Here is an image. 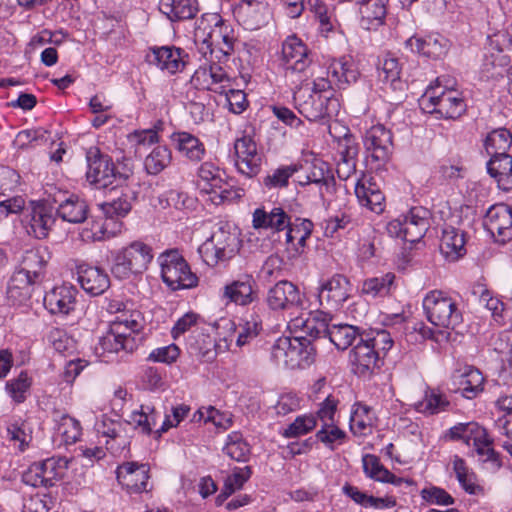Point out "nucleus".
Returning <instances> with one entry per match:
<instances>
[{
  "label": "nucleus",
  "instance_id": "nucleus-1",
  "mask_svg": "<svg viewBox=\"0 0 512 512\" xmlns=\"http://www.w3.org/2000/svg\"><path fill=\"white\" fill-rule=\"evenodd\" d=\"M323 72L318 70V73L311 77V89L301 86L294 92L293 99L298 112L309 121L331 117L339 108L332 81L324 77Z\"/></svg>",
  "mask_w": 512,
  "mask_h": 512
},
{
  "label": "nucleus",
  "instance_id": "nucleus-2",
  "mask_svg": "<svg viewBox=\"0 0 512 512\" xmlns=\"http://www.w3.org/2000/svg\"><path fill=\"white\" fill-rule=\"evenodd\" d=\"M195 37L201 42L199 51L205 58L209 54L211 60H228L237 43L234 28L217 13L202 16L196 28Z\"/></svg>",
  "mask_w": 512,
  "mask_h": 512
},
{
  "label": "nucleus",
  "instance_id": "nucleus-3",
  "mask_svg": "<svg viewBox=\"0 0 512 512\" xmlns=\"http://www.w3.org/2000/svg\"><path fill=\"white\" fill-rule=\"evenodd\" d=\"M111 192H114L115 197L99 204L106 217L105 221L103 223H93L91 235L85 236L83 234L85 240L102 241L121 232L123 223L117 219L125 217L131 211L135 193L127 186L120 187V189H111Z\"/></svg>",
  "mask_w": 512,
  "mask_h": 512
},
{
  "label": "nucleus",
  "instance_id": "nucleus-4",
  "mask_svg": "<svg viewBox=\"0 0 512 512\" xmlns=\"http://www.w3.org/2000/svg\"><path fill=\"white\" fill-rule=\"evenodd\" d=\"M419 102L424 112L439 119H457L467 108L462 93L443 85L440 78L426 88Z\"/></svg>",
  "mask_w": 512,
  "mask_h": 512
},
{
  "label": "nucleus",
  "instance_id": "nucleus-5",
  "mask_svg": "<svg viewBox=\"0 0 512 512\" xmlns=\"http://www.w3.org/2000/svg\"><path fill=\"white\" fill-rule=\"evenodd\" d=\"M240 249L236 228L226 221L214 224L212 233L198 248L202 260L211 267L233 258Z\"/></svg>",
  "mask_w": 512,
  "mask_h": 512
},
{
  "label": "nucleus",
  "instance_id": "nucleus-6",
  "mask_svg": "<svg viewBox=\"0 0 512 512\" xmlns=\"http://www.w3.org/2000/svg\"><path fill=\"white\" fill-rule=\"evenodd\" d=\"M316 349L305 336L280 337L272 346L271 358L285 368L303 369L315 360Z\"/></svg>",
  "mask_w": 512,
  "mask_h": 512
},
{
  "label": "nucleus",
  "instance_id": "nucleus-7",
  "mask_svg": "<svg viewBox=\"0 0 512 512\" xmlns=\"http://www.w3.org/2000/svg\"><path fill=\"white\" fill-rule=\"evenodd\" d=\"M422 307L427 320L435 327L454 330L463 322L459 303L445 291L431 290L426 293Z\"/></svg>",
  "mask_w": 512,
  "mask_h": 512
},
{
  "label": "nucleus",
  "instance_id": "nucleus-8",
  "mask_svg": "<svg viewBox=\"0 0 512 512\" xmlns=\"http://www.w3.org/2000/svg\"><path fill=\"white\" fill-rule=\"evenodd\" d=\"M451 440L464 442L473 446L479 459L489 463L496 470L502 466L499 454L493 448V439L487 430L476 422L458 423L448 431Z\"/></svg>",
  "mask_w": 512,
  "mask_h": 512
},
{
  "label": "nucleus",
  "instance_id": "nucleus-9",
  "mask_svg": "<svg viewBox=\"0 0 512 512\" xmlns=\"http://www.w3.org/2000/svg\"><path fill=\"white\" fill-rule=\"evenodd\" d=\"M153 259L152 248L142 242L133 241L112 254L111 273L119 280L142 274Z\"/></svg>",
  "mask_w": 512,
  "mask_h": 512
},
{
  "label": "nucleus",
  "instance_id": "nucleus-10",
  "mask_svg": "<svg viewBox=\"0 0 512 512\" xmlns=\"http://www.w3.org/2000/svg\"><path fill=\"white\" fill-rule=\"evenodd\" d=\"M88 169L86 172L87 181L97 189L112 190L121 186L131 175L130 168H123L119 171L107 155L100 154L97 148H90L86 155Z\"/></svg>",
  "mask_w": 512,
  "mask_h": 512
},
{
  "label": "nucleus",
  "instance_id": "nucleus-11",
  "mask_svg": "<svg viewBox=\"0 0 512 512\" xmlns=\"http://www.w3.org/2000/svg\"><path fill=\"white\" fill-rule=\"evenodd\" d=\"M281 55L282 66L286 77L300 74L307 80L309 77L315 76L318 70H323L319 64L312 61L309 49L302 40L295 35L288 36L284 40Z\"/></svg>",
  "mask_w": 512,
  "mask_h": 512
},
{
  "label": "nucleus",
  "instance_id": "nucleus-12",
  "mask_svg": "<svg viewBox=\"0 0 512 512\" xmlns=\"http://www.w3.org/2000/svg\"><path fill=\"white\" fill-rule=\"evenodd\" d=\"M163 282L172 290L190 289L198 284L187 261L177 250H170L158 257Z\"/></svg>",
  "mask_w": 512,
  "mask_h": 512
},
{
  "label": "nucleus",
  "instance_id": "nucleus-13",
  "mask_svg": "<svg viewBox=\"0 0 512 512\" xmlns=\"http://www.w3.org/2000/svg\"><path fill=\"white\" fill-rule=\"evenodd\" d=\"M224 172L212 162H204L198 169V187L201 192L210 194V200L215 204L231 202L240 197L224 179Z\"/></svg>",
  "mask_w": 512,
  "mask_h": 512
},
{
  "label": "nucleus",
  "instance_id": "nucleus-14",
  "mask_svg": "<svg viewBox=\"0 0 512 512\" xmlns=\"http://www.w3.org/2000/svg\"><path fill=\"white\" fill-rule=\"evenodd\" d=\"M363 143L373 161L385 163L393 149L392 133L383 124L372 125L366 130Z\"/></svg>",
  "mask_w": 512,
  "mask_h": 512
},
{
  "label": "nucleus",
  "instance_id": "nucleus-15",
  "mask_svg": "<svg viewBox=\"0 0 512 512\" xmlns=\"http://www.w3.org/2000/svg\"><path fill=\"white\" fill-rule=\"evenodd\" d=\"M78 290L71 284L54 286L44 295L43 304L52 315L67 316L75 310Z\"/></svg>",
  "mask_w": 512,
  "mask_h": 512
},
{
  "label": "nucleus",
  "instance_id": "nucleus-16",
  "mask_svg": "<svg viewBox=\"0 0 512 512\" xmlns=\"http://www.w3.org/2000/svg\"><path fill=\"white\" fill-rule=\"evenodd\" d=\"M351 292L349 279L341 274H335L322 282L318 289V298L327 309H338L347 301Z\"/></svg>",
  "mask_w": 512,
  "mask_h": 512
},
{
  "label": "nucleus",
  "instance_id": "nucleus-17",
  "mask_svg": "<svg viewBox=\"0 0 512 512\" xmlns=\"http://www.w3.org/2000/svg\"><path fill=\"white\" fill-rule=\"evenodd\" d=\"M484 227L498 242L512 238V209L506 204L490 207L485 215Z\"/></svg>",
  "mask_w": 512,
  "mask_h": 512
},
{
  "label": "nucleus",
  "instance_id": "nucleus-18",
  "mask_svg": "<svg viewBox=\"0 0 512 512\" xmlns=\"http://www.w3.org/2000/svg\"><path fill=\"white\" fill-rule=\"evenodd\" d=\"M329 321V314L323 311H314L291 319L288 322V328L292 332H300V336L316 339L320 337H327L330 327Z\"/></svg>",
  "mask_w": 512,
  "mask_h": 512
},
{
  "label": "nucleus",
  "instance_id": "nucleus-19",
  "mask_svg": "<svg viewBox=\"0 0 512 512\" xmlns=\"http://www.w3.org/2000/svg\"><path fill=\"white\" fill-rule=\"evenodd\" d=\"M234 150L236 166L240 173L247 177L258 174L261 166V158L257 152V145L249 135H243L235 140Z\"/></svg>",
  "mask_w": 512,
  "mask_h": 512
},
{
  "label": "nucleus",
  "instance_id": "nucleus-20",
  "mask_svg": "<svg viewBox=\"0 0 512 512\" xmlns=\"http://www.w3.org/2000/svg\"><path fill=\"white\" fill-rule=\"evenodd\" d=\"M210 61V65H202L194 72L192 82L201 89L222 94L231 86V79L220 65Z\"/></svg>",
  "mask_w": 512,
  "mask_h": 512
},
{
  "label": "nucleus",
  "instance_id": "nucleus-21",
  "mask_svg": "<svg viewBox=\"0 0 512 512\" xmlns=\"http://www.w3.org/2000/svg\"><path fill=\"white\" fill-rule=\"evenodd\" d=\"M349 359L353 372L360 377L371 375L383 365L380 356L366 342L363 336L360 337V341L350 351Z\"/></svg>",
  "mask_w": 512,
  "mask_h": 512
},
{
  "label": "nucleus",
  "instance_id": "nucleus-22",
  "mask_svg": "<svg viewBox=\"0 0 512 512\" xmlns=\"http://www.w3.org/2000/svg\"><path fill=\"white\" fill-rule=\"evenodd\" d=\"M237 17L247 30H257L268 24L272 11L266 1L242 0L237 8Z\"/></svg>",
  "mask_w": 512,
  "mask_h": 512
},
{
  "label": "nucleus",
  "instance_id": "nucleus-23",
  "mask_svg": "<svg viewBox=\"0 0 512 512\" xmlns=\"http://www.w3.org/2000/svg\"><path fill=\"white\" fill-rule=\"evenodd\" d=\"M119 331L118 326H110L109 329L99 337L95 345V352L100 357L110 354H117L120 351L133 352L139 346V339L125 338Z\"/></svg>",
  "mask_w": 512,
  "mask_h": 512
},
{
  "label": "nucleus",
  "instance_id": "nucleus-24",
  "mask_svg": "<svg viewBox=\"0 0 512 512\" xmlns=\"http://www.w3.org/2000/svg\"><path fill=\"white\" fill-rule=\"evenodd\" d=\"M267 304L272 310L300 307L303 304L302 294L292 282L279 281L268 291Z\"/></svg>",
  "mask_w": 512,
  "mask_h": 512
},
{
  "label": "nucleus",
  "instance_id": "nucleus-25",
  "mask_svg": "<svg viewBox=\"0 0 512 512\" xmlns=\"http://www.w3.org/2000/svg\"><path fill=\"white\" fill-rule=\"evenodd\" d=\"M119 483L131 493L146 490L149 479V466L136 462H127L117 468Z\"/></svg>",
  "mask_w": 512,
  "mask_h": 512
},
{
  "label": "nucleus",
  "instance_id": "nucleus-26",
  "mask_svg": "<svg viewBox=\"0 0 512 512\" xmlns=\"http://www.w3.org/2000/svg\"><path fill=\"white\" fill-rule=\"evenodd\" d=\"M54 222L53 208L45 203H36L32 205L27 215L26 229L29 235L37 239H44L48 236Z\"/></svg>",
  "mask_w": 512,
  "mask_h": 512
},
{
  "label": "nucleus",
  "instance_id": "nucleus-27",
  "mask_svg": "<svg viewBox=\"0 0 512 512\" xmlns=\"http://www.w3.org/2000/svg\"><path fill=\"white\" fill-rule=\"evenodd\" d=\"M187 57L188 55L181 48L162 46L152 49L150 62L168 74H176L184 69Z\"/></svg>",
  "mask_w": 512,
  "mask_h": 512
},
{
  "label": "nucleus",
  "instance_id": "nucleus-28",
  "mask_svg": "<svg viewBox=\"0 0 512 512\" xmlns=\"http://www.w3.org/2000/svg\"><path fill=\"white\" fill-rule=\"evenodd\" d=\"M405 45L412 52L431 59L443 57L449 48L448 40L438 34L426 37L412 36L406 40Z\"/></svg>",
  "mask_w": 512,
  "mask_h": 512
},
{
  "label": "nucleus",
  "instance_id": "nucleus-29",
  "mask_svg": "<svg viewBox=\"0 0 512 512\" xmlns=\"http://www.w3.org/2000/svg\"><path fill=\"white\" fill-rule=\"evenodd\" d=\"M77 275V280L82 289L90 295H101L110 286L108 274L99 267L89 266L87 264L79 265Z\"/></svg>",
  "mask_w": 512,
  "mask_h": 512
},
{
  "label": "nucleus",
  "instance_id": "nucleus-30",
  "mask_svg": "<svg viewBox=\"0 0 512 512\" xmlns=\"http://www.w3.org/2000/svg\"><path fill=\"white\" fill-rule=\"evenodd\" d=\"M48 260L49 252L46 247L31 248L22 254L16 269L40 283L45 277Z\"/></svg>",
  "mask_w": 512,
  "mask_h": 512
},
{
  "label": "nucleus",
  "instance_id": "nucleus-31",
  "mask_svg": "<svg viewBox=\"0 0 512 512\" xmlns=\"http://www.w3.org/2000/svg\"><path fill=\"white\" fill-rule=\"evenodd\" d=\"M171 144L176 151L191 162L201 161L206 149L204 143L195 135L186 131H177L170 136Z\"/></svg>",
  "mask_w": 512,
  "mask_h": 512
},
{
  "label": "nucleus",
  "instance_id": "nucleus-32",
  "mask_svg": "<svg viewBox=\"0 0 512 512\" xmlns=\"http://www.w3.org/2000/svg\"><path fill=\"white\" fill-rule=\"evenodd\" d=\"M454 384L457 386L455 392L466 399L476 398L482 391L484 376L475 367L467 366L453 375Z\"/></svg>",
  "mask_w": 512,
  "mask_h": 512
},
{
  "label": "nucleus",
  "instance_id": "nucleus-33",
  "mask_svg": "<svg viewBox=\"0 0 512 512\" xmlns=\"http://www.w3.org/2000/svg\"><path fill=\"white\" fill-rule=\"evenodd\" d=\"M363 470L367 477L382 483H389L400 487L403 484L411 486L414 481L410 478L396 476L386 469L379 458L372 454H366L362 458Z\"/></svg>",
  "mask_w": 512,
  "mask_h": 512
},
{
  "label": "nucleus",
  "instance_id": "nucleus-34",
  "mask_svg": "<svg viewBox=\"0 0 512 512\" xmlns=\"http://www.w3.org/2000/svg\"><path fill=\"white\" fill-rule=\"evenodd\" d=\"M323 76L332 81V86L341 88L343 85L356 82L359 72L350 58L341 57L331 61L328 67H322Z\"/></svg>",
  "mask_w": 512,
  "mask_h": 512
},
{
  "label": "nucleus",
  "instance_id": "nucleus-35",
  "mask_svg": "<svg viewBox=\"0 0 512 512\" xmlns=\"http://www.w3.org/2000/svg\"><path fill=\"white\" fill-rule=\"evenodd\" d=\"M256 282L250 275H242L237 280L227 284L223 296L237 305H248L256 298Z\"/></svg>",
  "mask_w": 512,
  "mask_h": 512
},
{
  "label": "nucleus",
  "instance_id": "nucleus-36",
  "mask_svg": "<svg viewBox=\"0 0 512 512\" xmlns=\"http://www.w3.org/2000/svg\"><path fill=\"white\" fill-rule=\"evenodd\" d=\"M290 217L281 207H274L270 211L257 208L252 215V226L255 229H270L282 231L289 225Z\"/></svg>",
  "mask_w": 512,
  "mask_h": 512
},
{
  "label": "nucleus",
  "instance_id": "nucleus-37",
  "mask_svg": "<svg viewBox=\"0 0 512 512\" xmlns=\"http://www.w3.org/2000/svg\"><path fill=\"white\" fill-rule=\"evenodd\" d=\"M429 212L422 207H413L404 215V241L415 243L426 233L429 227Z\"/></svg>",
  "mask_w": 512,
  "mask_h": 512
},
{
  "label": "nucleus",
  "instance_id": "nucleus-38",
  "mask_svg": "<svg viewBox=\"0 0 512 512\" xmlns=\"http://www.w3.org/2000/svg\"><path fill=\"white\" fill-rule=\"evenodd\" d=\"M440 251L448 261H456L465 255L464 233L454 227H445L440 239Z\"/></svg>",
  "mask_w": 512,
  "mask_h": 512
},
{
  "label": "nucleus",
  "instance_id": "nucleus-39",
  "mask_svg": "<svg viewBox=\"0 0 512 512\" xmlns=\"http://www.w3.org/2000/svg\"><path fill=\"white\" fill-rule=\"evenodd\" d=\"M159 10L171 21L193 18L198 12L197 0H160Z\"/></svg>",
  "mask_w": 512,
  "mask_h": 512
},
{
  "label": "nucleus",
  "instance_id": "nucleus-40",
  "mask_svg": "<svg viewBox=\"0 0 512 512\" xmlns=\"http://www.w3.org/2000/svg\"><path fill=\"white\" fill-rule=\"evenodd\" d=\"M308 181L320 186L319 192L322 198L326 194H333L336 190V181L328 163L322 160H314L307 173Z\"/></svg>",
  "mask_w": 512,
  "mask_h": 512
},
{
  "label": "nucleus",
  "instance_id": "nucleus-41",
  "mask_svg": "<svg viewBox=\"0 0 512 512\" xmlns=\"http://www.w3.org/2000/svg\"><path fill=\"white\" fill-rule=\"evenodd\" d=\"M38 283V281L32 280V277L16 269L8 283V298L15 303L27 301L32 296L33 286Z\"/></svg>",
  "mask_w": 512,
  "mask_h": 512
},
{
  "label": "nucleus",
  "instance_id": "nucleus-42",
  "mask_svg": "<svg viewBox=\"0 0 512 512\" xmlns=\"http://www.w3.org/2000/svg\"><path fill=\"white\" fill-rule=\"evenodd\" d=\"M57 215L69 223H82L88 214V205L77 195H70L61 201L57 207Z\"/></svg>",
  "mask_w": 512,
  "mask_h": 512
},
{
  "label": "nucleus",
  "instance_id": "nucleus-43",
  "mask_svg": "<svg viewBox=\"0 0 512 512\" xmlns=\"http://www.w3.org/2000/svg\"><path fill=\"white\" fill-rule=\"evenodd\" d=\"M487 170L498 186L504 190L512 187V158L510 155H493L487 163Z\"/></svg>",
  "mask_w": 512,
  "mask_h": 512
},
{
  "label": "nucleus",
  "instance_id": "nucleus-44",
  "mask_svg": "<svg viewBox=\"0 0 512 512\" xmlns=\"http://www.w3.org/2000/svg\"><path fill=\"white\" fill-rule=\"evenodd\" d=\"M355 194L361 206L379 214L384 210V195L372 183L358 180L355 185Z\"/></svg>",
  "mask_w": 512,
  "mask_h": 512
},
{
  "label": "nucleus",
  "instance_id": "nucleus-45",
  "mask_svg": "<svg viewBox=\"0 0 512 512\" xmlns=\"http://www.w3.org/2000/svg\"><path fill=\"white\" fill-rule=\"evenodd\" d=\"M330 135L337 139V153L339 158L357 159L359 147L349 129L338 123L329 125Z\"/></svg>",
  "mask_w": 512,
  "mask_h": 512
},
{
  "label": "nucleus",
  "instance_id": "nucleus-46",
  "mask_svg": "<svg viewBox=\"0 0 512 512\" xmlns=\"http://www.w3.org/2000/svg\"><path fill=\"white\" fill-rule=\"evenodd\" d=\"M450 402L446 395L437 389L427 388L421 400L414 403V409L426 415H434L446 411Z\"/></svg>",
  "mask_w": 512,
  "mask_h": 512
},
{
  "label": "nucleus",
  "instance_id": "nucleus-47",
  "mask_svg": "<svg viewBox=\"0 0 512 512\" xmlns=\"http://www.w3.org/2000/svg\"><path fill=\"white\" fill-rule=\"evenodd\" d=\"M160 418L161 414L155 407L149 404H143L140 406V410L131 413L128 422L132 424L135 429L148 435L153 431L156 432V426Z\"/></svg>",
  "mask_w": 512,
  "mask_h": 512
},
{
  "label": "nucleus",
  "instance_id": "nucleus-48",
  "mask_svg": "<svg viewBox=\"0 0 512 512\" xmlns=\"http://www.w3.org/2000/svg\"><path fill=\"white\" fill-rule=\"evenodd\" d=\"M361 335L357 326L349 324H333L330 325L327 337L339 350H345L350 347L355 341H360Z\"/></svg>",
  "mask_w": 512,
  "mask_h": 512
},
{
  "label": "nucleus",
  "instance_id": "nucleus-49",
  "mask_svg": "<svg viewBox=\"0 0 512 512\" xmlns=\"http://www.w3.org/2000/svg\"><path fill=\"white\" fill-rule=\"evenodd\" d=\"M394 280L393 273L368 278L362 283L361 293L371 299L386 297L395 289Z\"/></svg>",
  "mask_w": 512,
  "mask_h": 512
},
{
  "label": "nucleus",
  "instance_id": "nucleus-50",
  "mask_svg": "<svg viewBox=\"0 0 512 512\" xmlns=\"http://www.w3.org/2000/svg\"><path fill=\"white\" fill-rule=\"evenodd\" d=\"M452 464L456 478L466 493L479 495L483 492V488L478 483L476 474L467 466L464 459L455 455Z\"/></svg>",
  "mask_w": 512,
  "mask_h": 512
},
{
  "label": "nucleus",
  "instance_id": "nucleus-51",
  "mask_svg": "<svg viewBox=\"0 0 512 512\" xmlns=\"http://www.w3.org/2000/svg\"><path fill=\"white\" fill-rule=\"evenodd\" d=\"M401 71L402 66L399 62V59L392 56L391 54H386L379 62V79L383 83L389 84L393 90L401 88Z\"/></svg>",
  "mask_w": 512,
  "mask_h": 512
},
{
  "label": "nucleus",
  "instance_id": "nucleus-52",
  "mask_svg": "<svg viewBox=\"0 0 512 512\" xmlns=\"http://www.w3.org/2000/svg\"><path fill=\"white\" fill-rule=\"evenodd\" d=\"M32 378L26 371H21L16 377L5 383V392L14 404H21L30 395Z\"/></svg>",
  "mask_w": 512,
  "mask_h": 512
},
{
  "label": "nucleus",
  "instance_id": "nucleus-53",
  "mask_svg": "<svg viewBox=\"0 0 512 512\" xmlns=\"http://www.w3.org/2000/svg\"><path fill=\"white\" fill-rule=\"evenodd\" d=\"M262 330L261 317L256 313H248L241 318L238 325L236 345L242 347L254 340Z\"/></svg>",
  "mask_w": 512,
  "mask_h": 512
},
{
  "label": "nucleus",
  "instance_id": "nucleus-54",
  "mask_svg": "<svg viewBox=\"0 0 512 512\" xmlns=\"http://www.w3.org/2000/svg\"><path fill=\"white\" fill-rule=\"evenodd\" d=\"M511 145L512 134L504 128L489 133L484 142L485 150L490 156L508 154Z\"/></svg>",
  "mask_w": 512,
  "mask_h": 512
},
{
  "label": "nucleus",
  "instance_id": "nucleus-55",
  "mask_svg": "<svg viewBox=\"0 0 512 512\" xmlns=\"http://www.w3.org/2000/svg\"><path fill=\"white\" fill-rule=\"evenodd\" d=\"M388 0H361L359 3V11L362 21L367 24L375 23L380 25L386 16V4Z\"/></svg>",
  "mask_w": 512,
  "mask_h": 512
},
{
  "label": "nucleus",
  "instance_id": "nucleus-56",
  "mask_svg": "<svg viewBox=\"0 0 512 512\" xmlns=\"http://www.w3.org/2000/svg\"><path fill=\"white\" fill-rule=\"evenodd\" d=\"M373 414L369 406L357 403L353 406L350 417V429L354 434L364 435L373 422Z\"/></svg>",
  "mask_w": 512,
  "mask_h": 512
},
{
  "label": "nucleus",
  "instance_id": "nucleus-57",
  "mask_svg": "<svg viewBox=\"0 0 512 512\" xmlns=\"http://www.w3.org/2000/svg\"><path fill=\"white\" fill-rule=\"evenodd\" d=\"M110 326H118L119 331L122 329H131V331H142L144 328V318L140 311L133 308L130 303L115 319Z\"/></svg>",
  "mask_w": 512,
  "mask_h": 512
},
{
  "label": "nucleus",
  "instance_id": "nucleus-58",
  "mask_svg": "<svg viewBox=\"0 0 512 512\" xmlns=\"http://www.w3.org/2000/svg\"><path fill=\"white\" fill-rule=\"evenodd\" d=\"M223 451L231 459L244 462L248 459L250 454V446L243 439V436L239 432H232L227 437V442L223 448Z\"/></svg>",
  "mask_w": 512,
  "mask_h": 512
},
{
  "label": "nucleus",
  "instance_id": "nucleus-59",
  "mask_svg": "<svg viewBox=\"0 0 512 512\" xmlns=\"http://www.w3.org/2000/svg\"><path fill=\"white\" fill-rule=\"evenodd\" d=\"M171 161V152L166 146L155 147L145 158L144 167L151 175L163 171Z\"/></svg>",
  "mask_w": 512,
  "mask_h": 512
},
{
  "label": "nucleus",
  "instance_id": "nucleus-60",
  "mask_svg": "<svg viewBox=\"0 0 512 512\" xmlns=\"http://www.w3.org/2000/svg\"><path fill=\"white\" fill-rule=\"evenodd\" d=\"M57 433L65 444H74L81 437L82 427L77 419L63 414L57 420Z\"/></svg>",
  "mask_w": 512,
  "mask_h": 512
},
{
  "label": "nucleus",
  "instance_id": "nucleus-61",
  "mask_svg": "<svg viewBox=\"0 0 512 512\" xmlns=\"http://www.w3.org/2000/svg\"><path fill=\"white\" fill-rule=\"evenodd\" d=\"M362 336L382 361L394 344L391 334L386 330H371Z\"/></svg>",
  "mask_w": 512,
  "mask_h": 512
},
{
  "label": "nucleus",
  "instance_id": "nucleus-62",
  "mask_svg": "<svg viewBox=\"0 0 512 512\" xmlns=\"http://www.w3.org/2000/svg\"><path fill=\"white\" fill-rule=\"evenodd\" d=\"M42 467L45 478L49 486H53L55 481L61 479L67 469L69 460L65 457H51L39 462Z\"/></svg>",
  "mask_w": 512,
  "mask_h": 512
},
{
  "label": "nucleus",
  "instance_id": "nucleus-63",
  "mask_svg": "<svg viewBox=\"0 0 512 512\" xmlns=\"http://www.w3.org/2000/svg\"><path fill=\"white\" fill-rule=\"evenodd\" d=\"M7 435L10 441L24 451L32 440L31 430L28 424L22 419H16L7 425Z\"/></svg>",
  "mask_w": 512,
  "mask_h": 512
},
{
  "label": "nucleus",
  "instance_id": "nucleus-64",
  "mask_svg": "<svg viewBox=\"0 0 512 512\" xmlns=\"http://www.w3.org/2000/svg\"><path fill=\"white\" fill-rule=\"evenodd\" d=\"M316 438L330 450H334L338 445L344 443L346 433L341 430L335 423L323 424L321 429L317 431Z\"/></svg>",
  "mask_w": 512,
  "mask_h": 512
}]
</instances>
